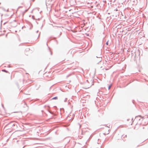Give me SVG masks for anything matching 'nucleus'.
Here are the masks:
<instances>
[{
	"label": "nucleus",
	"mask_w": 148,
	"mask_h": 148,
	"mask_svg": "<svg viewBox=\"0 0 148 148\" xmlns=\"http://www.w3.org/2000/svg\"><path fill=\"white\" fill-rule=\"evenodd\" d=\"M106 44L107 45H108V41H107L106 43Z\"/></svg>",
	"instance_id": "nucleus-7"
},
{
	"label": "nucleus",
	"mask_w": 148,
	"mask_h": 148,
	"mask_svg": "<svg viewBox=\"0 0 148 148\" xmlns=\"http://www.w3.org/2000/svg\"><path fill=\"white\" fill-rule=\"evenodd\" d=\"M110 128L108 127H105L103 128L104 134L106 135L108 134L109 133Z\"/></svg>",
	"instance_id": "nucleus-1"
},
{
	"label": "nucleus",
	"mask_w": 148,
	"mask_h": 148,
	"mask_svg": "<svg viewBox=\"0 0 148 148\" xmlns=\"http://www.w3.org/2000/svg\"><path fill=\"white\" fill-rule=\"evenodd\" d=\"M58 99V97H54L52 98V99Z\"/></svg>",
	"instance_id": "nucleus-4"
},
{
	"label": "nucleus",
	"mask_w": 148,
	"mask_h": 148,
	"mask_svg": "<svg viewBox=\"0 0 148 148\" xmlns=\"http://www.w3.org/2000/svg\"><path fill=\"white\" fill-rule=\"evenodd\" d=\"M141 118V116H138L136 117L135 119L136 120H140Z\"/></svg>",
	"instance_id": "nucleus-2"
},
{
	"label": "nucleus",
	"mask_w": 148,
	"mask_h": 148,
	"mask_svg": "<svg viewBox=\"0 0 148 148\" xmlns=\"http://www.w3.org/2000/svg\"><path fill=\"white\" fill-rule=\"evenodd\" d=\"M111 85H110L109 86V87H108V89H110L111 86Z\"/></svg>",
	"instance_id": "nucleus-5"
},
{
	"label": "nucleus",
	"mask_w": 148,
	"mask_h": 148,
	"mask_svg": "<svg viewBox=\"0 0 148 148\" xmlns=\"http://www.w3.org/2000/svg\"><path fill=\"white\" fill-rule=\"evenodd\" d=\"M127 137V136L126 135L123 134L122 136V138H123H123H126Z\"/></svg>",
	"instance_id": "nucleus-3"
},
{
	"label": "nucleus",
	"mask_w": 148,
	"mask_h": 148,
	"mask_svg": "<svg viewBox=\"0 0 148 148\" xmlns=\"http://www.w3.org/2000/svg\"><path fill=\"white\" fill-rule=\"evenodd\" d=\"M2 71L4 72H5L6 73H7L8 72L7 71H6L5 70H3Z\"/></svg>",
	"instance_id": "nucleus-6"
}]
</instances>
